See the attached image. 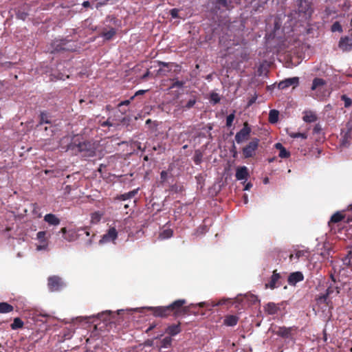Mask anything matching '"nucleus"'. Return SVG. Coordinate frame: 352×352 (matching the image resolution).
<instances>
[{
    "mask_svg": "<svg viewBox=\"0 0 352 352\" xmlns=\"http://www.w3.org/2000/svg\"><path fill=\"white\" fill-rule=\"evenodd\" d=\"M279 112L276 109L270 111L269 113V122L272 124H275L278 120Z\"/></svg>",
    "mask_w": 352,
    "mask_h": 352,
    "instance_id": "nucleus-24",
    "label": "nucleus"
},
{
    "mask_svg": "<svg viewBox=\"0 0 352 352\" xmlns=\"http://www.w3.org/2000/svg\"><path fill=\"white\" fill-rule=\"evenodd\" d=\"M159 65L160 66L167 67L168 65V63H164V62H160L159 63Z\"/></svg>",
    "mask_w": 352,
    "mask_h": 352,
    "instance_id": "nucleus-61",
    "label": "nucleus"
},
{
    "mask_svg": "<svg viewBox=\"0 0 352 352\" xmlns=\"http://www.w3.org/2000/svg\"><path fill=\"white\" fill-rule=\"evenodd\" d=\"M209 303L207 302H201L197 304H190L189 306H183L182 309V316L184 315H190V314H194L197 316L198 314L197 312L195 311H191V308H195L197 307H204L208 306Z\"/></svg>",
    "mask_w": 352,
    "mask_h": 352,
    "instance_id": "nucleus-12",
    "label": "nucleus"
},
{
    "mask_svg": "<svg viewBox=\"0 0 352 352\" xmlns=\"http://www.w3.org/2000/svg\"><path fill=\"white\" fill-rule=\"evenodd\" d=\"M115 34L116 30L114 28H111L109 30L103 31L101 34V36L106 40H110Z\"/></svg>",
    "mask_w": 352,
    "mask_h": 352,
    "instance_id": "nucleus-30",
    "label": "nucleus"
},
{
    "mask_svg": "<svg viewBox=\"0 0 352 352\" xmlns=\"http://www.w3.org/2000/svg\"><path fill=\"white\" fill-rule=\"evenodd\" d=\"M114 120V122H119V126L120 125L121 123H122L123 124L128 125L130 122V118L128 117H122L121 118H116V116H114L113 118L111 117V120Z\"/></svg>",
    "mask_w": 352,
    "mask_h": 352,
    "instance_id": "nucleus-36",
    "label": "nucleus"
},
{
    "mask_svg": "<svg viewBox=\"0 0 352 352\" xmlns=\"http://www.w3.org/2000/svg\"><path fill=\"white\" fill-rule=\"evenodd\" d=\"M321 130H322V129H321L320 125V124H316V125L314 126V129H313V131H314V133H320V132L321 131Z\"/></svg>",
    "mask_w": 352,
    "mask_h": 352,
    "instance_id": "nucleus-54",
    "label": "nucleus"
},
{
    "mask_svg": "<svg viewBox=\"0 0 352 352\" xmlns=\"http://www.w3.org/2000/svg\"><path fill=\"white\" fill-rule=\"evenodd\" d=\"M178 13H179V10L177 8H173L170 10V14L172 18H173V19H176V18L179 17Z\"/></svg>",
    "mask_w": 352,
    "mask_h": 352,
    "instance_id": "nucleus-51",
    "label": "nucleus"
},
{
    "mask_svg": "<svg viewBox=\"0 0 352 352\" xmlns=\"http://www.w3.org/2000/svg\"><path fill=\"white\" fill-rule=\"evenodd\" d=\"M264 309H265V311L267 312L269 315H274V314H276L278 313L280 308L274 302H268L264 307Z\"/></svg>",
    "mask_w": 352,
    "mask_h": 352,
    "instance_id": "nucleus-21",
    "label": "nucleus"
},
{
    "mask_svg": "<svg viewBox=\"0 0 352 352\" xmlns=\"http://www.w3.org/2000/svg\"><path fill=\"white\" fill-rule=\"evenodd\" d=\"M101 126H119V122H114V120H111V116H109L106 121L100 122Z\"/></svg>",
    "mask_w": 352,
    "mask_h": 352,
    "instance_id": "nucleus-28",
    "label": "nucleus"
},
{
    "mask_svg": "<svg viewBox=\"0 0 352 352\" xmlns=\"http://www.w3.org/2000/svg\"><path fill=\"white\" fill-rule=\"evenodd\" d=\"M133 99H134V96H132V97H131V98L129 100H126L122 101L118 104V107H120L124 105L127 106L131 103V101L133 100Z\"/></svg>",
    "mask_w": 352,
    "mask_h": 352,
    "instance_id": "nucleus-52",
    "label": "nucleus"
},
{
    "mask_svg": "<svg viewBox=\"0 0 352 352\" xmlns=\"http://www.w3.org/2000/svg\"><path fill=\"white\" fill-rule=\"evenodd\" d=\"M98 3H96V8H98L99 6L104 5L109 0H97Z\"/></svg>",
    "mask_w": 352,
    "mask_h": 352,
    "instance_id": "nucleus-55",
    "label": "nucleus"
},
{
    "mask_svg": "<svg viewBox=\"0 0 352 352\" xmlns=\"http://www.w3.org/2000/svg\"><path fill=\"white\" fill-rule=\"evenodd\" d=\"M280 278V276L278 273L276 272V270L273 272V274L270 278V280L268 283L265 284V288H270L271 289H274L276 287V283Z\"/></svg>",
    "mask_w": 352,
    "mask_h": 352,
    "instance_id": "nucleus-19",
    "label": "nucleus"
},
{
    "mask_svg": "<svg viewBox=\"0 0 352 352\" xmlns=\"http://www.w3.org/2000/svg\"><path fill=\"white\" fill-rule=\"evenodd\" d=\"M316 120L317 116L311 111L305 112V115L303 116V120L305 122L311 123L316 121Z\"/></svg>",
    "mask_w": 352,
    "mask_h": 352,
    "instance_id": "nucleus-26",
    "label": "nucleus"
},
{
    "mask_svg": "<svg viewBox=\"0 0 352 352\" xmlns=\"http://www.w3.org/2000/svg\"><path fill=\"white\" fill-rule=\"evenodd\" d=\"M138 189H135V190L130 191L127 193L122 195V196H121L122 199L123 200H126L127 199H130V198L134 197L136 195V193L138 192Z\"/></svg>",
    "mask_w": 352,
    "mask_h": 352,
    "instance_id": "nucleus-39",
    "label": "nucleus"
},
{
    "mask_svg": "<svg viewBox=\"0 0 352 352\" xmlns=\"http://www.w3.org/2000/svg\"><path fill=\"white\" fill-rule=\"evenodd\" d=\"M27 15H28L27 13H18V14H17L18 17L23 20H24L25 19Z\"/></svg>",
    "mask_w": 352,
    "mask_h": 352,
    "instance_id": "nucleus-56",
    "label": "nucleus"
},
{
    "mask_svg": "<svg viewBox=\"0 0 352 352\" xmlns=\"http://www.w3.org/2000/svg\"><path fill=\"white\" fill-rule=\"evenodd\" d=\"M351 130L349 128L346 129H342L341 131V138H340V144L342 146H347L351 141Z\"/></svg>",
    "mask_w": 352,
    "mask_h": 352,
    "instance_id": "nucleus-16",
    "label": "nucleus"
},
{
    "mask_svg": "<svg viewBox=\"0 0 352 352\" xmlns=\"http://www.w3.org/2000/svg\"><path fill=\"white\" fill-rule=\"evenodd\" d=\"M248 170L246 166H241L236 169L235 177L238 180L246 179L248 176Z\"/></svg>",
    "mask_w": 352,
    "mask_h": 352,
    "instance_id": "nucleus-20",
    "label": "nucleus"
},
{
    "mask_svg": "<svg viewBox=\"0 0 352 352\" xmlns=\"http://www.w3.org/2000/svg\"><path fill=\"white\" fill-rule=\"evenodd\" d=\"M145 92H146V91H145V90H139V91H138L135 94V95H134L133 96H134V98H135L136 96L144 94Z\"/></svg>",
    "mask_w": 352,
    "mask_h": 352,
    "instance_id": "nucleus-58",
    "label": "nucleus"
},
{
    "mask_svg": "<svg viewBox=\"0 0 352 352\" xmlns=\"http://www.w3.org/2000/svg\"><path fill=\"white\" fill-rule=\"evenodd\" d=\"M331 30L333 32H342V27L338 21H336L331 25Z\"/></svg>",
    "mask_w": 352,
    "mask_h": 352,
    "instance_id": "nucleus-37",
    "label": "nucleus"
},
{
    "mask_svg": "<svg viewBox=\"0 0 352 352\" xmlns=\"http://www.w3.org/2000/svg\"><path fill=\"white\" fill-rule=\"evenodd\" d=\"M118 232L115 228H110L107 232L104 234L100 240V243H104L110 241H113L117 239Z\"/></svg>",
    "mask_w": 352,
    "mask_h": 352,
    "instance_id": "nucleus-14",
    "label": "nucleus"
},
{
    "mask_svg": "<svg viewBox=\"0 0 352 352\" xmlns=\"http://www.w3.org/2000/svg\"><path fill=\"white\" fill-rule=\"evenodd\" d=\"M185 82L184 81H179V80H175L173 85L170 87V89H173L174 87H178L182 88L184 85Z\"/></svg>",
    "mask_w": 352,
    "mask_h": 352,
    "instance_id": "nucleus-47",
    "label": "nucleus"
},
{
    "mask_svg": "<svg viewBox=\"0 0 352 352\" xmlns=\"http://www.w3.org/2000/svg\"><path fill=\"white\" fill-rule=\"evenodd\" d=\"M52 53L58 52L60 51H75L76 46L73 43L70 41L63 39L60 41H55L52 43Z\"/></svg>",
    "mask_w": 352,
    "mask_h": 352,
    "instance_id": "nucleus-2",
    "label": "nucleus"
},
{
    "mask_svg": "<svg viewBox=\"0 0 352 352\" xmlns=\"http://www.w3.org/2000/svg\"><path fill=\"white\" fill-rule=\"evenodd\" d=\"M239 321V318L234 315L226 316L223 320V324L228 327L235 326Z\"/></svg>",
    "mask_w": 352,
    "mask_h": 352,
    "instance_id": "nucleus-22",
    "label": "nucleus"
},
{
    "mask_svg": "<svg viewBox=\"0 0 352 352\" xmlns=\"http://www.w3.org/2000/svg\"><path fill=\"white\" fill-rule=\"evenodd\" d=\"M210 99L214 104L218 103L220 101V97L217 93H212L210 95Z\"/></svg>",
    "mask_w": 352,
    "mask_h": 352,
    "instance_id": "nucleus-48",
    "label": "nucleus"
},
{
    "mask_svg": "<svg viewBox=\"0 0 352 352\" xmlns=\"http://www.w3.org/2000/svg\"><path fill=\"white\" fill-rule=\"evenodd\" d=\"M338 47L343 52H349L352 50V38L345 36L341 37L339 43Z\"/></svg>",
    "mask_w": 352,
    "mask_h": 352,
    "instance_id": "nucleus-11",
    "label": "nucleus"
},
{
    "mask_svg": "<svg viewBox=\"0 0 352 352\" xmlns=\"http://www.w3.org/2000/svg\"><path fill=\"white\" fill-rule=\"evenodd\" d=\"M41 120L39 124H43V123L50 124V120L49 119V116L46 113L42 112L40 115Z\"/></svg>",
    "mask_w": 352,
    "mask_h": 352,
    "instance_id": "nucleus-38",
    "label": "nucleus"
},
{
    "mask_svg": "<svg viewBox=\"0 0 352 352\" xmlns=\"http://www.w3.org/2000/svg\"><path fill=\"white\" fill-rule=\"evenodd\" d=\"M102 215H103V214L100 212H93L91 215V223H98L100 221Z\"/></svg>",
    "mask_w": 352,
    "mask_h": 352,
    "instance_id": "nucleus-35",
    "label": "nucleus"
},
{
    "mask_svg": "<svg viewBox=\"0 0 352 352\" xmlns=\"http://www.w3.org/2000/svg\"><path fill=\"white\" fill-rule=\"evenodd\" d=\"M334 290H336V294H339L340 291L338 289V287H333L332 285L329 286V287L327 289L326 294L327 296H329L331 294L334 292Z\"/></svg>",
    "mask_w": 352,
    "mask_h": 352,
    "instance_id": "nucleus-43",
    "label": "nucleus"
},
{
    "mask_svg": "<svg viewBox=\"0 0 352 352\" xmlns=\"http://www.w3.org/2000/svg\"><path fill=\"white\" fill-rule=\"evenodd\" d=\"M298 84H299V78L293 77V78H287V79L280 82L278 85V87L280 89H284L290 86H294L295 87L298 86Z\"/></svg>",
    "mask_w": 352,
    "mask_h": 352,
    "instance_id": "nucleus-15",
    "label": "nucleus"
},
{
    "mask_svg": "<svg viewBox=\"0 0 352 352\" xmlns=\"http://www.w3.org/2000/svg\"><path fill=\"white\" fill-rule=\"evenodd\" d=\"M252 186V184L251 183H248L244 188L245 190H248Z\"/></svg>",
    "mask_w": 352,
    "mask_h": 352,
    "instance_id": "nucleus-59",
    "label": "nucleus"
},
{
    "mask_svg": "<svg viewBox=\"0 0 352 352\" xmlns=\"http://www.w3.org/2000/svg\"><path fill=\"white\" fill-rule=\"evenodd\" d=\"M24 323L19 318H15L13 320V322L11 324V329L13 330H16L20 328H22Z\"/></svg>",
    "mask_w": 352,
    "mask_h": 352,
    "instance_id": "nucleus-31",
    "label": "nucleus"
},
{
    "mask_svg": "<svg viewBox=\"0 0 352 352\" xmlns=\"http://www.w3.org/2000/svg\"><path fill=\"white\" fill-rule=\"evenodd\" d=\"M67 151H70L72 154L82 153L84 157H93L96 153V148L90 142H80L78 136H75L72 142L68 144Z\"/></svg>",
    "mask_w": 352,
    "mask_h": 352,
    "instance_id": "nucleus-1",
    "label": "nucleus"
},
{
    "mask_svg": "<svg viewBox=\"0 0 352 352\" xmlns=\"http://www.w3.org/2000/svg\"><path fill=\"white\" fill-rule=\"evenodd\" d=\"M197 100L195 98L190 99L187 103L183 107V109L186 110L192 108L196 103Z\"/></svg>",
    "mask_w": 352,
    "mask_h": 352,
    "instance_id": "nucleus-41",
    "label": "nucleus"
},
{
    "mask_svg": "<svg viewBox=\"0 0 352 352\" xmlns=\"http://www.w3.org/2000/svg\"><path fill=\"white\" fill-rule=\"evenodd\" d=\"M308 254V250H295L294 254H291L289 256L290 260H292L293 258H295L296 259H299L300 257L306 256Z\"/></svg>",
    "mask_w": 352,
    "mask_h": 352,
    "instance_id": "nucleus-25",
    "label": "nucleus"
},
{
    "mask_svg": "<svg viewBox=\"0 0 352 352\" xmlns=\"http://www.w3.org/2000/svg\"><path fill=\"white\" fill-rule=\"evenodd\" d=\"M171 342H172V339L170 337H166L162 340V346L164 348H167L170 346Z\"/></svg>",
    "mask_w": 352,
    "mask_h": 352,
    "instance_id": "nucleus-44",
    "label": "nucleus"
},
{
    "mask_svg": "<svg viewBox=\"0 0 352 352\" xmlns=\"http://www.w3.org/2000/svg\"><path fill=\"white\" fill-rule=\"evenodd\" d=\"M296 327H279L275 331V333L283 338H292L294 335V332L296 331Z\"/></svg>",
    "mask_w": 352,
    "mask_h": 352,
    "instance_id": "nucleus-10",
    "label": "nucleus"
},
{
    "mask_svg": "<svg viewBox=\"0 0 352 352\" xmlns=\"http://www.w3.org/2000/svg\"><path fill=\"white\" fill-rule=\"evenodd\" d=\"M173 236V231L170 229H166L160 233L159 239L164 240L170 238Z\"/></svg>",
    "mask_w": 352,
    "mask_h": 352,
    "instance_id": "nucleus-34",
    "label": "nucleus"
},
{
    "mask_svg": "<svg viewBox=\"0 0 352 352\" xmlns=\"http://www.w3.org/2000/svg\"><path fill=\"white\" fill-rule=\"evenodd\" d=\"M168 172L166 170H162L160 173V179L162 182H165L168 177Z\"/></svg>",
    "mask_w": 352,
    "mask_h": 352,
    "instance_id": "nucleus-53",
    "label": "nucleus"
},
{
    "mask_svg": "<svg viewBox=\"0 0 352 352\" xmlns=\"http://www.w3.org/2000/svg\"><path fill=\"white\" fill-rule=\"evenodd\" d=\"M344 219V215L340 212H337L331 216L329 223H338Z\"/></svg>",
    "mask_w": 352,
    "mask_h": 352,
    "instance_id": "nucleus-33",
    "label": "nucleus"
},
{
    "mask_svg": "<svg viewBox=\"0 0 352 352\" xmlns=\"http://www.w3.org/2000/svg\"><path fill=\"white\" fill-rule=\"evenodd\" d=\"M316 300L317 304L318 305L325 304L328 305L329 303V296H327L326 294L318 296V297H316Z\"/></svg>",
    "mask_w": 352,
    "mask_h": 352,
    "instance_id": "nucleus-32",
    "label": "nucleus"
},
{
    "mask_svg": "<svg viewBox=\"0 0 352 352\" xmlns=\"http://www.w3.org/2000/svg\"><path fill=\"white\" fill-rule=\"evenodd\" d=\"M341 99H342V100L344 101V107L346 108L349 107L351 106V104H352V100L350 98L347 97L346 95H342L341 96Z\"/></svg>",
    "mask_w": 352,
    "mask_h": 352,
    "instance_id": "nucleus-42",
    "label": "nucleus"
},
{
    "mask_svg": "<svg viewBox=\"0 0 352 352\" xmlns=\"http://www.w3.org/2000/svg\"><path fill=\"white\" fill-rule=\"evenodd\" d=\"M80 230H84L87 236H89V232L87 230V228H79Z\"/></svg>",
    "mask_w": 352,
    "mask_h": 352,
    "instance_id": "nucleus-60",
    "label": "nucleus"
},
{
    "mask_svg": "<svg viewBox=\"0 0 352 352\" xmlns=\"http://www.w3.org/2000/svg\"><path fill=\"white\" fill-rule=\"evenodd\" d=\"M89 4H90V3H89V1H84V2L82 3V6H83V7H85V8H87V7L89 6Z\"/></svg>",
    "mask_w": 352,
    "mask_h": 352,
    "instance_id": "nucleus-63",
    "label": "nucleus"
},
{
    "mask_svg": "<svg viewBox=\"0 0 352 352\" xmlns=\"http://www.w3.org/2000/svg\"><path fill=\"white\" fill-rule=\"evenodd\" d=\"M45 234H46V232L45 231H40L37 233L36 236H37V239L41 241V242H45Z\"/></svg>",
    "mask_w": 352,
    "mask_h": 352,
    "instance_id": "nucleus-49",
    "label": "nucleus"
},
{
    "mask_svg": "<svg viewBox=\"0 0 352 352\" xmlns=\"http://www.w3.org/2000/svg\"><path fill=\"white\" fill-rule=\"evenodd\" d=\"M251 132V129L249 127L248 124L245 122L243 129L236 133L235 135V140L238 144H240L245 140H248Z\"/></svg>",
    "mask_w": 352,
    "mask_h": 352,
    "instance_id": "nucleus-8",
    "label": "nucleus"
},
{
    "mask_svg": "<svg viewBox=\"0 0 352 352\" xmlns=\"http://www.w3.org/2000/svg\"><path fill=\"white\" fill-rule=\"evenodd\" d=\"M243 199H244V203H245V204H247V203H248V195H243Z\"/></svg>",
    "mask_w": 352,
    "mask_h": 352,
    "instance_id": "nucleus-64",
    "label": "nucleus"
},
{
    "mask_svg": "<svg viewBox=\"0 0 352 352\" xmlns=\"http://www.w3.org/2000/svg\"><path fill=\"white\" fill-rule=\"evenodd\" d=\"M289 135L292 138H300L302 139H306L307 138V134L304 133H289Z\"/></svg>",
    "mask_w": 352,
    "mask_h": 352,
    "instance_id": "nucleus-40",
    "label": "nucleus"
},
{
    "mask_svg": "<svg viewBox=\"0 0 352 352\" xmlns=\"http://www.w3.org/2000/svg\"><path fill=\"white\" fill-rule=\"evenodd\" d=\"M47 285L51 292H57L65 286L62 279L57 276H50Z\"/></svg>",
    "mask_w": 352,
    "mask_h": 352,
    "instance_id": "nucleus-5",
    "label": "nucleus"
},
{
    "mask_svg": "<svg viewBox=\"0 0 352 352\" xmlns=\"http://www.w3.org/2000/svg\"><path fill=\"white\" fill-rule=\"evenodd\" d=\"M44 221L50 226H57L60 224V220L54 214H47L44 217Z\"/></svg>",
    "mask_w": 352,
    "mask_h": 352,
    "instance_id": "nucleus-18",
    "label": "nucleus"
},
{
    "mask_svg": "<svg viewBox=\"0 0 352 352\" xmlns=\"http://www.w3.org/2000/svg\"><path fill=\"white\" fill-rule=\"evenodd\" d=\"M259 140L257 138L253 139L249 144L243 148V154L245 158L252 157L258 148Z\"/></svg>",
    "mask_w": 352,
    "mask_h": 352,
    "instance_id": "nucleus-6",
    "label": "nucleus"
},
{
    "mask_svg": "<svg viewBox=\"0 0 352 352\" xmlns=\"http://www.w3.org/2000/svg\"><path fill=\"white\" fill-rule=\"evenodd\" d=\"M13 307L7 302H0V313L6 314L12 311Z\"/></svg>",
    "mask_w": 352,
    "mask_h": 352,
    "instance_id": "nucleus-27",
    "label": "nucleus"
},
{
    "mask_svg": "<svg viewBox=\"0 0 352 352\" xmlns=\"http://www.w3.org/2000/svg\"><path fill=\"white\" fill-rule=\"evenodd\" d=\"M186 303V300L179 299L174 301L168 305L170 315L173 314L175 317L182 316V307Z\"/></svg>",
    "mask_w": 352,
    "mask_h": 352,
    "instance_id": "nucleus-4",
    "label": "nucleus"
},
{
    "mask_svg": "<svg viewBox=\"0 0 352 352\" xmlns=\"http://www.w3.org/2000/svg\"><path fill=\"white\" fill-rule=\"evenodd\" d=\"M80 231V229H69L67 230L66 228H62L59 232L63 234V238L64 240L72 242L78 239V232Z\"/></svg>",
    "mask_w": 352,
    "mask_h": 352,
    "instance_id": "nucleus-7",
    "label": "nucleus"
},
{
    "mask_svg": "<svg viewBox=\"0 0 352 352\" xmlns=\"http://www.w3.org/2000/svg\"><path fill=\"white\" fill-rule=\"evenodd\" d=\"M352 250H348L346 255L342 258L343 265L349 267L352 265Z\"/></svg>",
    "mask_w": 352,
    "mask_h": 352,
    "instance_id": "nucleus-29",
    "label": "nucleus"
},
{
    "mask_svg": "<svg viewBox=\"0 0 352 352\" xmlns=\"http://www.w3.org/2000/svg\"><path fill=\"white\" fill-rule=\"evenodd\" d=\"M111 314V311H104L102 312V314H98L99 316H102V315H109Z\"/></svg>",
    "mask_w": 352,
    "mask_h": 352,
    "instance_id": "nucleus-62",
    "label": "nucleus"
},
{
    "mask_svg": "<svg viewBox=\"0 0 352 352\" xmlns=\"http://www.w3.org/2000/svg\"><path fill=\"white\" fill-rule=\"evenodd\" d=\"M234 119V113H231V114L228 115L226 118V126L228 127L231 126Z\"/></svg>",
    "mask_w": 352,
    "mask_h": 352,
    "instance_id": "nucleus-46",
    "label": "nucleus"
},
{
    "mask_svg": "<svg viewBox=\"0 0 352 352\" xmlns=\"http://www.w3.org/2000/svg\"><path fill=\"white\" fill-rule=\"evenodd\" d=\"M181 331L180 324H173L167 327L166 332L171 336H176Z\"/></svg>",
    "mask_w": 352,
    "mask_h": 352,
    "instance_id": "nucleus-23",
    "label": "nucleus"
},
{
    "mask_svg": "<svg viewBox=\"0 0 352 352\" xmlns=\"http://www.w3.org/2000/svg\"><path fill=\"white\" fill-rule=\"evenodd\" d=\"M148 310L153 311V316L155 317L165 318L170 315L168 305V306H159V307H148Z\"/></svg>",
    "mask_w": 352,
    "mask_h": 352,
    "instance_id": "nucleus-9",
    "label": "nucleus"
},
{
    "mask_svg": "<svg viewBox=\"0 0 352 352\" xmlns=\"http://www.w3.org/2000/svg\"><path fill=\"white\" fill-rule=\"evenodd\" d=\"M326 84L327 82L324 79L316 78L313 80L311 89L312 91H316L317 97L320 98L322 96L318 94V92L320 91L326 85Z\"/></svg>",
    "mask_w": 352,
    "mask_h": 352,
    "instance_id": "nucleus-13",
    "label": "nucleus"
},
{
    "mask_svg": "<svg viewBox=\"0 0 352 352\" xmlns=\"http://www.w3.org/2000/svg\"><path fill=\"white\" fill-rule=\"evenodd\" d=\"M219 3H220L222 6L228 8L230 6V3L232 2V0H218Z\"/></svg>",
    "mask_w": 352,
    "mask_h": 352,
    "instance_id": "nucleus-50",
    "label": "nucleus"
},
{
    "mask_svg": "<svg viewBox=\"0 0 352 352\" xmlns=\"http://www.w3.org/2000/svg\"><path fill=\"white\" fill-rule=\"evenodd\" d=\"M275 147H276V148L278 149V150H279V151H280L282 150V148H285V147L282 145V144H280V143H276V144H275Z\"/></svg>",
    "mask_w": 352,
    "mask_h": 352,
    "instance_id": "nucleus-57",
    "label": "nucleus"
},
{
    "mask_svg": "<svg viewBox=\"0 0 352 352\" xmlns=\"http://www.w3.org/2000/svg\"><path fill=\"white\" fill-rule=\"evenodd\" d=\"M278 156L281 158H287L290 156V153L285 148H283L279 152Z\"/></svg>",
    "mask_w": 352,
    "mask_h": 352,
    "instance_id": "nucleus-45",
    "label": "nucleus"
},
{
    "mask_svg": "<svg viewBox=\"0 0 352 352\" xmlns=\"http://www.w3.org/2000/svg\"><path fill=\"white\" fill-rule=\"evenodd\" d=\"M186 303V300L179 299L174 301L168 305L170 315L173 314L175 317L182 316V307Z\"/></svg>",
    "mask_w": 352,
    "mask_h": 352,
    "instance_id": "nucleus-3",
    "label": "nucleus"
},
{
    "mask_svg": "<svg viewBox=\"0 0 352 352\" xmlns=\"http://www.w3.org/2000/svg\"><path fill=\"white\" fill-rule=\"evenodd\" d=\"M304 279V276L300 272H296L290 274L288 277V283L290 285H296L297 283L302 281Z\"/></svg>",
    "mask_w": 352,
    "mask_h": 352,
    "instance_id": "nucleus-17",
    "label": "nucleus"
}]
</instances>
